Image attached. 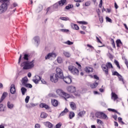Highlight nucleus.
Masks as SVG:
<instances>
[{"label":"nucleus","instance_id":"nucleus-1","mask_svg":"<svg viewBox=\"0 0 128 128\" xmlns=\"http://www.w3.org/2000/svg\"><path fill=\"white\" fill-rule=\"evenodd\" d=\"M2 4L0 6V14L8 10V6L10 4V0H0Z\"/></svg>","mask_w":128,"mask_h":128},{"label":"nucleus","instance_id":"nucleus-2","mask_svg":"<svg viewBox=\"0 0 128 128\" xmlns=\"http://www.w3.org/2000/svg\"><path fill=\"white\" fill-rule=\"evenodd\" d=\"M20 66H23V70H31L34 66V60L24 62L20 64Z\"/></svg>","mask_w":128,"mask_h":128},{"label":"nucleus","instance_id":"nucleus-3","mask_svg":"<svg viewBox=\"0 0 128 128\" xmlns=\"http://www.w3.org/2000/svg\"><path fill=\"white\" fill-rule=\"evenodd\" d=\"M56 92L58 96H61L62 98H64L66 100V98H70V94L66 93L61 89H58Z\"/></svg>","mask_w":128,"mask_h":128},{"label":"nucleus","instance_id":"nucleus-4","mask_svg":"<svg viewBox=\"0 0 128 128\" xmlns=\"http://www.w3.org/2000/svg\"><path fill=\"white\" fill-rule=\"evenodd\" d=\"M96 118H103L104 120H108V116L102 112H96Z\"/></svg>","mask_w":128,"mask_h":128},{"label":"nucleus","instance_id":"nucleus-5","mask_svg":"<svg viewBox=\"0 0 128 128\" xmlns=\"http://www.w3.org/2000/svg\"><path fill=\"white\" fill-rule=\"evenodd\" d=\"M56 75L59 77L60 78H64V72L60 68H56Z\"/></svg>","mask_w":128,"mask_h":128},{"label":"nucleus","instance_id":"nucleus-6","mask_svg":"<svg viewBox=\"0 0 128 128\" xmlns=\"http://www.w3.org/2000/svg\"><path fill=\"white\" fill-rule=\"evenodd\" d=\"M60 77L58 76L56 74H54L50 76V80L52 82H58V78Z\"/></svg>","mask_w":128,"mask_h":128},{"label":"nucleus","instance_id":"nucleus-7","mask_svg":"<svg viewBox=\"0 0 128 128\" xmlns=\"http://www.w3.org/2000/svg\"><path fill=\"white\" fill-rule=\"evenodd\" d=\"M66 90L68 92H70V94H74V92H76V89L74 86H68L66 88Z\"/></svg>","mask_w":128,"mask_h":128},{"label":"nucleus","instance_id":"nucleus-8","mask_svg":"<svg viewBox=\"0 0 128 128\" xmlns=\"http://www.w3.org/2000/svg\"><path fill=\"white\" fill-rule=\"evenodd\" d=\"M50 58H56V54L55 53H49L45 56V60H50Z\"/></svg>","mask_w":128,"mask_h":128},{"label":"nucleus","instance_id":"nucleus-9","mask_svg":"<svg viewBox=\"0 0 128 128\" xmlns=\"http://www.w3.org/2000/svg\"><path fill=\"white\" fill-rule=\"evenodd\" d=\"M102 70L105 72L106 74H108V68L106 64H102Z\"/></svg>","mask_w":128,"mask_h":128},{"label":"nucleus","instance_id":"nucleus-10","mask_svg":"<svg viewBox=\"0 0 128 128\" xmlns=\"http://www.w3.org/2000/svg\"><path fill=\"white\" fill-rule=\"evenodd\" d=\"M40 80V76L36 75L35 76L34 78L32 80V82H34L36 84H38V82Z\"/></svg>","mask_w":128,"mask_h":128},{"label":"nucleus","instance_id":"nucleus-11","mask_svg":"<svg viewBox=\"0 0 128 128\" xmlns=\"http://www.w3.org/2000/svg\"><path fill=\"white\" fill-rule=\"evenodd\" d=\"M118 98V96L116 93L112 92L111 94V99L114 102H116V100Z\"/></svg>","mask_w":128,"mask_h":128},{"label":"nucleus","instance_id":"nucleus-12","mask_svg":"<svg viewBox=\"0 0 128 128\" xmlns=\"http://www.w3.org/2000/svg\"><path fill=\"white\" fill-rule=\"evenodd\" d=\"M63 80L66 84H72V78L70 76L63 77Z\"/></svg>","mask_w":128,"mask_h":128},{"label":"nucleus","instance_id":"nucleus-13","mask_svg":"<svg viewBox=\"0 0 128 128\" xmlns=\"http://www.w3.org/2000/svg\"><path fill=\"white\" fill-rule=\"evenodd\" d=\"M28 80L26 76L23 78L21 80L22 85L24 86L28 84Z\"/></svg>","mask_w":128,"mask_h":128},{"label":"nucleus","instance_id":"nucleus-14","mask_svg":"<svg viewBox=\"0 0 128 128\" xmlns=\"http://www.w3.org/2000/svg\"><path fill=\"white\" fill-rule=\"evenodd\" d=\"M10 92L12 94H16V86H14V84H12L10 86Z\"/></svg>","mask_w":128,"mask_h":128},{"label":"nucleus","instance_id":"nucleus-15","mask_svg":"<svg viewBox=\"0 0 128 128\" xmlns=\"http://www.w3.org/2000/svg\"><path fill=\"white\" fill-rule=\"evenodd\" d=\"M84 70L88 74H90V72H94V68L92 67L87 66L85 68Z\"/></svg>","mask_w":128,"mask_h":128},{"label":"nucleus","instance_id":"nucleus-16","mask_svg":"<svg viewBox=\"0 0 128 128\" xmlns=\"http://www.w3.org/2000/svg\"><path fill=\"white\" fill-rule=\"evenodd\" d=\"M71 26L73 30H80V27H78V26L76 24L71 23Z\"/></svg>","mask_w":128,"mask_h":128},{"label":"nucleus","instance_id":"nucleus-17","mask_svg":"<svg viewBox=\"0 0 128 128\" xmlns=\"http://www.w3.org/2000/svg\"><path fill=\"white\" fill-rule=\"evenodd\" d=\"M44 124L45 126L48 128H52V124L48 122H44Z\"/></svg>","mask_w":128,"mask_h":128},{"label":"nucleus","instance_id":"nucleus-18","mask_svg":"<svg viewBox=\"0 0 128 128\" xmlns=\"http://www.w3.org/2000/svg\"><path fill=\"white\" fill-rule=\"evenodd\" d=\"M70 106L73 110H74L76 108V103L74 102H71L70 103Z\"/></svg>","mask_w":128,"mask_h":128},{"label":"nucleus","instance_id":"nucleus-19","mask_svg":"<svg viewBox=\"0 0 128 128\" xmlns=\"http://www.w3.org/2000/svg\"><path fill=\"white\" fill-rule=\"evenodd\" d=\"M74 70L72 72V74H74V76H78V70L76 68H74Z\"/></svg>","mask_w":128,"mask_h":128},{"label":"nucleus","instance_id":"nucleus-20","mask_svg":"<svg viewBox=\"0 0 128 128\" xmlns=\"http://www.w3.org/2000/svg\"><path fill=\"white\" fill-rule=\"evenodd\" d=\"M52 104L54 106H58V102L56 100H52Z\"/></svg>","mask_w":128,"mask_h":128},{"label":"nucleus","instance_id":"nucleus-21","mask_svg":"<svg viewBox=\"0 0 128 128\" xmlns=\"http://www.w3.org/2000/svg\"><path fill=\"white\" fill-rule=\"evenodd\" d=\"M7 106L10 108V110H12L14 106V104H12L10 102H8L7 104Z\"/></svg>","mask_w":128,"mask_h":128},{"label":"nucleus","instance_id":"nucleus-22","mask_svg":"<svg viewBox=\"0 0 128 128\" xmlns=\"http://www.w3.org/2000/svg\"><path fill=\"white\" fill-rule=\"evenodd\" d=\"M98 86V82H96L94 84H90V87L91 88H96V86Z\"/></svg>","mask_w":128,"mask_h":128},{"label":"nucleus","instance_id":"nucleus-23","mask_svg":"<svg viewBox=\"0 0 128 128\" xmlns=\"http://www.w3.org/2000/svg\"><path fill=\"white\" fill-rule=\"evenodd\" d=\"M6 96H8V94L6 92H4L0 100V102H2V100H4V98H6Z\"/></svg>","mask_w":128,"mask_h":128},{"label":"nucleus","instance_id":"nucleus-24","mask_svg":"<svg viewBox=\"0 0 128 128\" xmlns=\"http://www.w3.org/2000/svg\"><path fill=\"white\" fill-rule=\"evenodd\" d=\"M63 54L66 56V58H70V56L72 54L69 52L64 51Z\"/></svg>","mask_w":128,"mask_h":128},{"label":"nucleus","instance_id":"nucleus-25","mask_svg":"<svg viewBox=\"0 0 128 128\" xmlns=\"http://www.w3.org/2000/svg\"><path fill=\"white\" fill-rule=\"evenodd\" d=\"M40 108H46V110H48V108H50V107L46 105V104L42 103L40 104Z\"/></svg>","mask_w":128,"mask_h":128},{"label":"nucleus","instance_id":"nucleus-26","mask_svg":"<svg viewBox=\"0 0 128 128\" xmlns=\"http://www.w3.org/2000/svg\"><path fill=\"white\" fill-rule=\"evenodd\" d=\"M48 117V114L44 112H42L40 114V118H46Z\"/></svg>","mask_w":128,"mask_h":128},{"label":"nucleus","instance_id":"nucleus-27","mask_svg":"<svg viewBox=\"0 0 128 128\" xmlns=\"http://www.w3.org/2000/svg\"><path fill=\"white\" fill-rule=\"evenodd\" d=\"M66 2V0H61L58 2V4L60 6H62Z\"/></svg>","mask_w":128,"mask_h":128},{"label":"nucleus","instance_id":"nucleus-28","mask_svg":"<svg viewBox=\"0 0 128 128\" xmlns=\"http://www.w3.org/2000/svg\"><path fill=\"white\" fill-rule=\"evenodd\" d=\"M57 62H58V64H62V62H64V60H62V58L60 57V56H58L57 58Z\"/></svg>","mask_w":128,"mask_h":128},{"label":"nucleus","instance_id":"nucleus-29","mask_svg":"<svg viewBox=\"0 0 128 128\" xmlns=\"http://www.w3.org/2000/svg\"><path fill=\"white\" fill-rule=\"evenodd\" d=\"M74 66L70 65L68 66V70L71 72V74H72V71L74 70Z\"/></svg>","mask_w":128,"mask_h":128},{"label":"nucleus","instance_id":"nucleus-30","mask_svg":"<svg viewBox=\"0 0 128 128\" xmlns=\"http://www.w3.org/2000/svg\"><path fill=\"white\" fill-rule=\"evenodd\" d=\"M34 40L35 42V44H38L40 43V38L38 36H36L34 38Z\"/></svg>","mask_w":128,"mask_h":128},{"label":"nucleus","instance_id":"nucleus-31","mask_svg":"<svg viewBox=\"0 0 128 128\" xmlns=\"http://www.w3.org/2000/svg\"><path fill=\"white\" fill-rule=\"evenodd\" d=\"M116 44L118 48H120V46L122 44V41L120 40H116Z\"/></svg>","mask_w":128,"mask_h":128},{"label":"nucleus","instance_id":"nucleus-32","mask_svg":"<svg viewBox=\"0 0 128 128\" xmlns=\"http://www.w3.org/2000/svg\"><path fill=\"white\" fill-rule=\"evenodd\" d=\"M26 88H21V92L22 94V96H24L26 94Z\"/></svg>","mask_w":128,"mask_h":128},{"label":"nucleus","instance_id":"nucleus-33","mask_svg":"<svg viewBox=\"0 0 128 128\" xmlns=\"http://www.w3.org/2000/svg\"><path fill=\"white\" fill-rule=\"evenodd\" d=\"M118 78L120 82H122V84H124V78L122 77V75L120 74L118 76Z\"/></svg>","mask_w":128,"mask_h":128},{"label":"nucleus","instance_id":"nucleus-34","mask_svg":"<svg viewBox=\"0 0 128 128\" xmlns=\"http://www.w3.org/2000/svg\"><path fill=\"white\" fill-rule=\"evenodd\" d=\"M84 114H86V112L85 111L80 112L78 114V116H80V118H82V116H84Z\"/></svg>","mask_w":128,"mask_h":128},{"label":"nucleus","instance_id":"nucleus-35","mask_svg":"<svg viewBox=\"0 0 128 128\" xmlns=\"http://www.w3.org/2000/svg\"><path fill=\"white\" fill-rule=\"evenodd\" d=\"M73 118H74V112H70L69 114V118L70 120H72Z\"/></svg>","mask_w":128,"mask_h":128},{"label":"nucleus","instance_id":"nucleus-36","mask_svg":"<svg viewBox=\"0 0 128 128\" xmlns=\"http://www.w3.org/2000/svg\"><path fill=\"white\" fill-rule=\"evenodd\" d=\"M96 122L98 124H100V126H102L104 124V122L102 121V120L100 119H96Z\"/></svg>","mask_w":128,"mask_h":128},{"label":"nucleus","instance_id":"nucleus-37","mask_svg":"<svg viewBox=\"0 0 128 128\" xmlns=\"http://www.w3.org/2000/svg\"><path fill=\"white\" fill-rule=\"evenodd\" d=\"M64 44H68V46H72V44H74V42L70 40H67L66 42H64Z\"/></svg>","mask_w":128,"mask_h":128},{"label":"nucleus","instance_id":"nucleus-38","mask_svg":"<svg viewBox=\"0 0 128 128\" xmlns=\"http://www.w3.org/2000/svg\"><path fill=\"white\" fill-rule=\"evenodd\" d=\"M106 66H107V68H112V63L110 62H108L106 64Z\"/></svg>","mask_w":128,"mask_h":128},{"label":"nucleus","instance_id":"nucleus-39","mask_svg":"<svg viewBox=\"0 0 128 128\" xmlns=\"http://www.w3.org/2000/svg\"><path fill=\"white\" fill-rule=\"evenodd\" d=\"M60 20H70V18L66 17H60Z\"/></svg>","mask_w":128,"mask_h":128},{"label":"nucleus","instance_id":"nucleus-40","mask_svg":"<svg viewBox=\"0 0 128 128\" xmlns=\"http://www.w3.org/2000/svg\"><path fill=\"white\" fill-rule=\"evenodd\" d=\"M114 62L115 64H116V66L118 67V68L119 69H120V64L118 63V62L115 60H114Z\"/></svg>","mask_w":128,"mask_h":128},{"label":"nucleus","instance_id":"nucleus-41","mask_svg":"<svg viewBox=\"0 0 128 128\" xmlns=\"http://www.w3.org/2000/svg\"><path fill=\"white\" fill-rule=\"evenodd\" d=\"M77 22L80 24H88V22L86 21H78Z\"/></svg>","mask_w":128,"mask_h":128},{"label":"nucleus","instance_id":"nucleus-42","mask_svg":"<svg viewBox=\"0 0 128 128\" xmlns=\"http://www.w3.org/2000/svg\"><path fill=\"white\" fill-rule=\"evenodd\" d=\"M60 32H70V30L68 29H60Z\"/></svg>","mask_w":128,"mask_h":128},{"label":"nucleus","instance_id":"nucleus-43","mask_svg":"<svg viewBox=\"0 0 128 128\" xmlns=\"http://www.w3.org/2000/svg\"><path fill=\"white\" fill-rule=\"evenodd\" d=\"M4 107L2 104H0V112H4Z\"/></svg>","mask_w":128,"mask_h":128},{"label":"nucleus","instance_id":"nucleus-44","mask_svg":"<svg viewBox=\"0 0 128 128\" xmlns=\"http://www.w3.org/2000/svg\"><path fill=\"white\" fill-rule=\"evenodd\" d=\"M118 120L119 122H120V124H124V122H122V118L120 117L118 118Z\"/></svg>","mask_w":128,"mask_h":128},{"label":"nucleus","instance_id":"nucleus-45","mask_svg":"<svg viewBox=\"0 0 128 128\" xmlns=\"http://www.w3.org/2000/svg\"><path fill=\"white\" fill-rule=\"evenodd\" d=\"M29 106H28V108H34V106H36V104L32 102L30 104H28Z\"/></svg>","mask_w":128,"mask_h":128},{"label":"nucleus","instance_id":"nucleus-46","mask_svg":"<svg viewBox=\"0 0 128 128\" xmlns=\"http://www.w3.org/2000/svg\"><path fill=\"white\" fill-rule=\"evenodd\" d=\"M30 96H26V98H25V102L26 104H28V102L30 100Z\"/></svg>","mask_w":128,"mask_h":128},{"label":"nucleus","instance_id":"nucleus-47","mask_svg":"<svg viewBox=\"0 0 128 128\" xmlns=\"http://www.w3.org/2000/svg\"><path fill=\"white\" fill-rule=\"evenodd\" d=\"M24 60H28V54H25L24 55Z\"/></svg>","mask_w":128,"mask_h":128},{"label":"nucleus","instance_id":"nucleus-48","mask_svg":"<svg viewBox=\"0 0 128 128\" xmlns=\"http://www.w3.org/2000/svg\"><path fill=\"white\" fill-rule=\"evenodd\" d=\"M24 86H26V88H32V84L28 83Z\"/></svg>","mask_w":128,"mask_h":128},{"label":"nucleus","instance_id":"nucleus-49","mask_svg":"<svg viewBox=\"0 0 128 128\" xmlns=\"http://www.w3.org/2000/svg\"><path fill=\"white\" fill-rule=\"evenodd\" d=\"M112 76H118L120 74H119V73L118 72L116 71L112 72Z\"/></svg>","mask_w":128,"mask_h":128},{"label":"nucleus","instance_id":"nucleus-50","mask_svg":"<svg viewBox=\"0 0 128 128\" xmlns=\"http://www.w3.org/2000/svg\"><path fill=\"white\" fill-rule=\"evenodd\" d=\"M85 6H90V1H88L85 3L84 4Z\"/></svg>","mask_w":128,"mask_h":128},{"label":"nucleus","instance_id":"nucleus-51","mask_svg":"<svg viewBox=\"0 0 128 128\" xmlns=\"http://www.w3.org/2000/svg\"><path fill=\"white\" fill-rule=\"evenodd\" d=\"M106 20L107 22H112V19H110V18L108 16L106 17Z\"/></svg>","mask_w":128,"mask_h":128},{"label":"nucleus","instance_id":"nucleus-52","mask_svg":"<svg viewBox=\"0 0 128 128\" xmlns=\"http://www.w3.org/2000/svg\"><path fill=\"white\" fill-rule=\"evenodd\" d=\"M70 8H72V5H70V4H69L66 6V10H70Z\"/></svg>","mask_w":128,"mask_h":128},{"label":"nucleus","instance_id":"nucleus-53","mask_svg":"<svg viewBox=\"0 0 128 128\" xmlns=\"http://www.w3.org/2000/svg\"><path fill=\"white\" fill-rule=\"evenodd\" d=\"M112 46L113 48H116V44L114 43V40L112 39Z\"/></svg>","mask_w":128,"mask_h":128},{"label":"nucleus","instance_id":"nucleus-54","mask_svg":"<svg viewBox=\"0 0 128 128\" xmlns=\"http://www.w3.org/2000/svg\"><path fill=\"white\" fill-rule=\"evenodd\" d=\"M34 128H40V125L38 124H35Z\"/></svg>","mask_w":128,"mask_h":128},{"label":"nucleus","instance_id":"nucleus-55","mask_svg":"<svg viewBox=\"0 0 128 128\" xmlns=\"http://www.w3.org/2000/svg\"><path fill=\"white\" fill-rule=\"evenodd\" d=\"M96 39L98 42H100V44H102V41H100V38H98V37L96 36Z\"/></svg>","mask_w":128,"mask_h":128},{"label":"nucleus","instance_id":"nucleus-56","mask_svg":"<svg viewBox=\"0 0 128 128\" xmlns=\"http://www.w3.org/2000/svg\"><path fill=\"white\" fill-rule=\"evenodd\" d=\"M64 114H66V112H68V110L66 108L64 111H62Z\"/></svg>","mask_w":128,"mask_h":128},{"label":"nucleus","instance_id":"nucleus-57","mask_svg":"<svg viewBox=\"0 0 128 128\" xmlns=\"http://www.w3.org/2000/svg\"><path fill=\"white\" fill-rule=\"evenodd\" d=\"M102 0H100L99 4V8H102Z\"/></svg>","mask_w":128,"mask_h":128},{"label":"nucleus","instance_id":"nucleus-58","mask_svg":"<svg viewBox=\"0 0 128 128\" xmlns=\"http://www.w3.org/2000/svg\"><path fill=\"white\" fill-rule=\"evenodd\" d=\"M108 110L110 112H116V111L114 109H112V108H108Z\"/></svg>","mask_w":128,"mask_h":128},{"label":"nucleus","instance_id":"nucleus-59","mask_svg":"<svg viewBox=\"0 0 128 128\" xmlns=\"http://www.w3.org/2000/svg\"><path fill=\"white\" fill-rule=\"evenodd\" d=\"M87 46H88V48H92V50L94 48V46H92V45H90L89 44H87Z\"/></svg>","mask_w":128,"mask_h":128},{"label":"nucleus","instance_id":"nucleus-60","mask_svg":"<svg viewBox=\"0 0 128 128\" xmlns=\"http://www.w3.org/2000/svg\"><path fill=\"white\" fill-rule=\"evenodd\" d=\"M74 1L77 2H82L84 0H74Z\"/></svg>","mask_w":128,"mask_h":128},{"label":"nucleus","instance_id":"nucleus-61","mask_svg":"<svg viewBox=\"0 0 128 128\" xmlns=\"http://www.w3.org/2000/svg\"><path fill=\"white\" fill-rule=\"evenodd\" d=\"M113 118L115 120H116L118 119V116H116V114L113 116Z\"/></svg>","mask_w":128,"mask_h":128},{"label":"nucleus","instance_id":"nucleus-62","mask_svg":"<svg viewBox=\"0 0 128 128\" xmlns=\"http://www.w3.org/2000/svg\"><path fill=\"white\" fill-rule=\"evenodd\" d=\"M94 78H95V80H99L98 76L96 75H94Z\"/></svg>","mask_w":128,"mask_h":128},{"label":"nucleus","instance_id":"nucleus-63","mask_svg":"<svg viewBox=\"0 0 128 128\" xmlns=\"http://www.w3.org/2000/svg\"><path fill=\"white\" fill-rule=\"evenodd\" d=\"M66 114V113H64V112L62 111L60 114V116H64Z\"/></svg>","mask_w":128,"mask_h":128},{"label":"nucleus","instance_id":"nucleus-64","mask_svg":"<svg viewBox=\"0 0 128 128\" xmlns=\"http://www.w3.org/2000/svg\"><path fill=\"white\" fill-rule=\"evenodd\" d=\"M21 60H22V54H20V56L19 58L18 64H20V62Z\"/></svg>","mask_w":128,"mask_h":128}]
</instances>
